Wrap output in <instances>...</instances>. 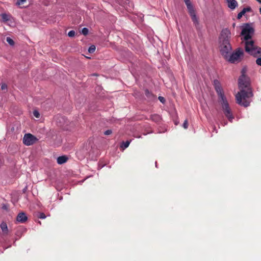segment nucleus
Instances as JSON below:
<instances>
[{
    "mask_svg": "<svg viewBox=\"0 0 261 261\" xmlns=\"http://www.w3.org/2000/svg\"><path fill=\"white\" fill-rule=\"evenodd\" d=\"M228 2V7L233 10L238 6L237 1H227Z\"/></svg>",
    "mask_w": 261,
    "mask_h": 261,
    "instance_id": "obj_14",
    "label": "nucleus"
},
{
    "mask_svg": "<svg viewBox=\"0 0 261 261\" xmlns=\"http://www.w3.org/2000/svg\"><path fill=\"white\" fill-rule=\"evenodd\" d=\"M245 13L242 10L238 14V16H237V18L240 19H241L243 15H245Z\"/></svg>",
    "mask_w": 261,
    "mask_h": 261,
    "instance_id": "obj_24",
    "label": "nucleus"
},
{
    "mask_svg": "<svg viewBox=\"0 0 261 261\" xmlns=\"http://www.w3.org/2000/svg\"><path fill=\"white\" fill-rule=\"evenodd\" d=\"M258 2H259V3H260V4H261V1H258Z\"/></svg>",
    "mask_w": 261,
    "mask_h": 261,
    "instance_id": "obj_33",
    "label": "nucleus"
},
{
    "mask_svg": "<svg viewBox=\"0 0 261 261\" xmlns=\"http://www.w3.org/2000/svg\"><path fill=\"white\" fill-rule=\"evenodd\" d=\"M254 32V30L251 25L246 23L243 27L241 34L243 37L246 52L254 57H258L256 63L261 66V48L256 46L252 40Z\"/></svg>",
    "mask_w": 261,
    "mask_h": 261,
    "instance_id": "obj_1",
    "label": "nucleus"
},
{
    "mask_svg": "<svg viewBox=\"0 0 261 261\" xmlns=\"http://www.w3.org/2000/svg\"><path fill=\"white\" fill-rule=\"evenodd\" d=\"M230 32L227 29L222 30L220 37V42H229L230 38Z\"/></svg>",
    "mask_w": 261,
    "mask_h": 261,
    "instance_id": "obj_9",
    "label": "nucleus"
},
{
    "mask_svg": "<svg viewBox=\"0 0 261 261\" xmlns=\"http://www.w3.org/2000/svg\"><path fill=\"white\" fill-rule=\"evenodd\" d=\"M38 217L40 219H44L46 218V216L43 213H38Z\"/></svg>",
    "mask_w": 261,
    "mask_h": 261,
    "instance_id": "obj_23",
    "label": "nucleus"
},
{
    "mask_svg": "<svg viewBox=\"0 0 261 261\" xmlns=\"http://www.w3.org/2000/svg\"><path fill=\"white\" fill-rule=\"evenodd\" d=\"M242 10L246 13V12L251 11V8L250 7H247L243 8Z\"/></svg>",
    "mask_w": 261,
    "mask_h": 261,
    "instance_id": "obj_25",
    "label": "nucleus"
},
{
    "mask_svg": "<svg viewBox=\"0 0 261 261\" xmlns=\"http://www.w3.org/2000/svg\"><path fill=\"white\" fill-rule=\"evenodd\" d=\"M33 115L37 118H39L40 117V114L37 110H34L33 111Z\"/></svg>",
    "mask_w": 261,
    "mask_h": 261,
    "instance_id": "obj_22",
    "label": "nucleus"
},
{
    "mask_svg": "<svg viewBox=\"0 0 261 261\" xmlns=\"http://www.w3.org/2000/svg\"><path fill=\"white\" fill-rule=\"evenodd\" d=\"M130 144V142L129 141H126L125 142H123V147L124 148H126L128 147L129 145Z\"/></svg>",
    "mask_w": 261,
    "mask_h": 261,
    "instance_id": "obj_26",
    "label": "nucleus"
},
{
    "mask_svg": "<svg viewBox=\"0 0 261 261\" xmlns=\"http://www.w3.org/2000/svg\"><path fill=\"white\" fill-rule=\"evenodd\" d=\"M145 95L148 98H152V97H154V95L152 93H150L149 91H148V90H146L145 91Z\"/></svg>",
    "mask_w": 261,
    "mask_h": 261,
    "instance_id": "obj_17",
    "label": "nucleus"
},
{
    "mask_svg": "<svg viewBox=\"0 0 261 261\" xmlns=\"http://www.w3.org/2000/svg\"><path fill=\"white\" fill-rule=\"evenodd\" d=\"M221 104L223 112L225 116L230 122H232L234 119L231 110L226 99L219 101Z\"/></svg>",
    "mask_w": 261,
    "mask_h": 261,
    "instance_id": "obj_4",
    "label": "nucleus"
},
{
    "mask_svg": "<svg viewBox=\"0 0 261 261\" xmlns=\"http://www.w3.org/2000/svg\"><path fill=\"white\" fill-rule=\"evenodd\" d=\"M1 228L4 233H7L8 231L7 225L6 223L3 222L1 224Z\"/></svg>",
    "mask_w": 261,
    "mask_h": 261,
    "instance_id": "obj_16",
    "label": "nucleus"
},
{
    "mask_svg": "<svg viewBox=\"0 0 261 261\" xmlns=\"http://www.w3.org/2000/svg\"><path fill=\"white\" fill-rule=\"evenodd\" d=\"M214 86L218 96L219 101L222 100H223L224 99H226L224 95L223 89L222 88L221 84L218 80H215L214 81Z\"/></svg>",
    "mask_w": 261,
    "mask_h": 261,
    "instance_id": "obj_6",
    "label": "nucleus"
},
{
    "mask_svg": "<svg viewBox=\"0 0 261 261\" xmlns=\"http://www.w3.org/2000/svg\"><path fill=\"white\" fill-rule=\"evenodd\" d=\"M231 47L229 42H221L220 51L222 55L225 59L230 53Z\"/></svg>",
    "mask_w": 261,
    "mask_h": 261,
    "instance_id": "obj_7",
    "label": "nucleus"
},
{
    "mask_svg": "<svg viewBox=\"0 0 261 261\" xmlns=\"http://www.w3.org/2000/svg\"><path fill=\"white\" fill-rule=\"evenodd\" d=\"M244 51L241 48H238L234 52L231 53L226 57L225 59L231 63L239 62L241 61V58L243 57Z\"/></svg>",
    "mask_w": 261,
    "mask_h": 261,
    "instance_id": "obj_3",
    "label": "nucleus"
},
{
    "mask_svg": "<svg viewBox=\"0 0 261 261\" xmlns=\"http://www.w3.org/2000/svg\"><path fill=\"white\" fill-rule=\"evenodd\" d=\"M96 49V47L94 45H91L89 47V49H88V51L90 53H93L95 51Z\"/></svg>",
    "mask_w": 261,
    "mask_h": 261,
    "instance_id": "obj_19",
    "label": "nucleus"
},
{
    "mask_svg": "<svg viewBox=\"0 0 261 261\" xmlns=\"http://www.w3.org/2000/svg\"><path fill=\"white\" fill-rule=\"evenodd\" d=\"M6 41L11 45H13L14 44V41L10 37H7Z\"/></svg>",
    "mask_w": 261,
    "mask_h": 261,
    "instance_id": "obj_18",
    "label": "nucleus"
},
{
    "mask_svg": "<svg viewBox=\"0 0 261 261\" xmlns=\"http://www.w3.org/2000/svg\"><path fill=\"white\" fill-rule=\"evenodd\" d=\"M159 99L160 100V101L162 103H164L165 101V98L162 96H159Z\"/></svg>",
    "mask_w": 261,
    "mask_h": 261,
    "instance_id": "obj_30",
    "label": "nucleus"
},
{
    "mask_svg": "<svg viewBox=\"0 0 261 261\" xmlns=\"http://www.w3.org/2000/svg\"><path fill=\"white\" fill-rule=\"evenodd\" d=\"M15 5L20 8H23L28 7L30 3L27 1H17Z\"/></svg>",
    "mask_w": 261,
    "mask_h": 261,
    "instance_id": "obj_12",
    "label": "nucleus"
},
{
    "mask_svg": "<svg viewBox=\"0 0 261 261\" xmlns=\"http://www.w3.org/2000/svg\"><path fill=\"white\" fill-rule=\"evenodd\" d=\"M1 89L3 90L7 89V85L6 84H3L1 86Z\"/></svg>",
    "mask_w": 261,
    "mask_h": 261,
    "instance_id": "obj_29",
    "label": "nucleus"
},
{
    "mask_svg": "<svg viewBox=\"0 0 261 261\" xmlns=\"http://www.w3.org/2000/svg\"><path fill=\"white\" fill-rule=\"evenodd\" d=\"M3 208L4 209H6V206H4L3 207Z\"/></svg>",
    "mask_w": 261,
    "mask_h": 261,
    "instance_id": "obj_32",
    "label": "nucleus"
},
{
    "mask_svg": "<svg viewBox=\"0 0 261 261\" xmlns=\"http://www.w3.org/2000/svg\"><path fill=\"white\" fill-rule=\"evenodd\" d=\"M184 128L186 129L188 127V122L187 120H185L182 125Z\"/></svg>",
    "mask_w": 261,
    "mask_h": 261,
    "instance_id": "obj_27",
    "label": "nucleus"
},
{
    "mask_svg": "<svg viewBox=\"0 0 261 261\" xmlns=\"http://www.w3.org/2000/svg\"><path fill=\"white\" fill-rule=\"evenodd\" d=\"M148 119L151 120V121H152L156 123H159L161 122L162 117L159 114H151L149 118Z\"/></svg>",
    "mask_w": 261,
    "mask_h": 261,
    "instance_id": "obj_10",
    "label": "nucleus"
},
{
    "mask_svg": "<svg viewBox=\"0 0 261 261\" xmlns=\"http://www.w3.org/2000/svg\"><path fill=\"white\" fill-rule=\"evenodd\" d=\"M259 12H260V14H261V7L259 8Z\"/></svg>",
    "mask_w": 261,
    "mask_h": 261,
    "instance_id": "obj_31",
    "label": "nucleus"
},
{
    "mask_svg": "<svg viewBox=\"0 0 261 261\" xmlns=\"http://www.w3.org/2000/svg\"><path fill=\"white\" fill-rule=\"evenodd\" d=\"M27 219L26 215L23 212L19 213L16 218L17 221L20 223H24Z\"/></svg>",
    "mask_w": 261,
    "mask_h": 261,
    "instance_id": "obj_11",
    "label": "nucleus"
},
{
    "mask_svg": "<svg viewBox=\"0 0 261 261\" xmlns=\"http://www.w3.org/2000/svg\"><path fill=\"white\" fill-rule=\"evenodd\" d=\"M246 69H242L241 75L238 80L240 92H238L236 95L237 103L244 107H247L249 106L250 101L247 98L253 96L251 89L250 88L249 78L246 75Z\"/></svg>",
    "mask_w": 261,
    "mask_h": 261,
    "instance_id": "obj_2",
    "label": "nucleus"
},
{
    "mask_svg": "<svg viewBox=\"0 0 261 261\" xmlns=\"http://www.w3.org/2000/svg\"><path fill=\"white\" fill-rule=\"evenodd\" d=\"M186 5L187 7L188 12L191 17V19L193 23L196 25L198 24V20L196 15L195 10L191 3V1H185Z\"/></svg>",
    "mask_w": 261,
    "mask_h": 261,
    "instance_id": "obj_5",
    "label": "nucleus"
},
{
    "mask_svg": "<svg viewBox=\"0 0 261 261\" xmlns=\"http://www.w3.org/2000/svg\"><path fill=\"white\" fill-rule=\"evenodd\" d=\"M88 32H89V30L87 28H84L82 30V33L86 36L88 34Z\"/></svg>",
    "mask_w": 261,
    "mask_h": 261,
    "instance_id": "obj_20",
    "label": "nucleus"
},
{
    "mask_svg": "<svg viewBox=\"0 0 261 261\" xmlns=\"http://www.w3.org/2000/svg\"><path fill=\"white\" fill-rule=\"evenodd\" d=\"M1 16L4 22H7L10 20L11 16L6 13H2L1 14Z\"/></svg>",
    "mask_w": 261,
    "mask_h": 261,
    "instance_id": "obj_15",
    "label": "nucleus"
},
{
    "mask_svg": "<svg viewBox=\"0 0 261 261\" xmlns=\"http://www.w3.org/2000/svg\"><path fill=\"white\" fill-rule=\"evenodd\" d=\"M75 31L73 30L70 31L68 33V36L70 37H73L75 36Z\"/></svg>",
    "mask_w": 261,
    "mask_h": 261,
    "instance_id": "obj_21",
    "label": "nucleus"
},
{
    "mask_svg": "<svg viewBox=\"0 0 261 261\" xmlns=\"http://www.w3.org/2000/svg\"><path fill=\"white\" fill-rule=\"evenodd\" d=\"M37 141V139L31 134H26L23 138V143L27 146L34 144Z\"/></svg>",
    "mask_w": 261,
    "mask_h": 261,
    "instance_id": "obj_8",
    "label": "nucleus"
},
{
    "mask_svg": "<svg viewBox=\"0 0 261 261\" xmlns=\"http://www.w3.org/2000/svg\"><path fill=\"white\" fill-rule=\"evenodd\" d=\"M68 160V158L66 155L59 156L57 158V163L58 164L61 165L66 163Z\"/></svg>",
    "mask_w": 261,
    "mask_h": 261,
    "instance_id": "obj_13",
    "label": "nucleus"
},
{
    "mask_svg": "<svg viewBox=\"0 0 261 261\" xmlns=\"http://www.w3.org/2000/svg\"><path fill=\"white\" fill-rule=\"evenodd\" d=\"M112 133V131L111 129L107 130L104 132L105 135H110Z\"/></svg>",
    "mask_w": 261,
    "mask_h": 261,
    "instance_id": "obj_28",
    "label": "nucleus"
}]
</instances>
